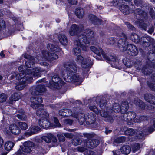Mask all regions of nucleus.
<instances>
[{
    "label": "nucleus",
    "mask_w": 155,
    "mask_h": 155,
    "mask_svg": "<svg viewBox=\"0 0 155 155\" xmlns=\"http://www.w3.org/2000/svg\"><path fill=\"white\" fill-rule=\"evenodd\" d=\"M123 62L126 66L127 67H131L133 64V62L127 58L123 59Z\"/></svg>",
    "instance_id": "37"
},
{
    "label": "nucleus",
    "mask_w": 155,
    "mask_h": 155,
    "mask_svg": "<svg viewBox=\"0 0 155 155\" xmlns=\"http://www.w3.org/2000/svg\"><path fill=\"white\" fill-rule=\"evenodd\" d=\"M10 132L15 135H18L21 132L20 129L16 125L11 124L9 127Z\"/></svg>",
    "instance_id": "21"
},
{
    "label": "nucleus",
    "mask_w": 155,
    "mask_h": 155,
    "mask_svg": "<svg viewBox=\"0 0 155 155\" xmlns=\"http://www.w3.org/2000/svg\"><path fill=\"white\" fill-rule=\"evenodd\" d=\"M73 121L71 119H65L64 120V123L66 125H71Z\"/></svg>",
    "instance_id": "55"
},
{
    "label": "nucleus",
    "mask_w": 155,
    "mask_h": 155,
    "mask_svg": "<svg viewBox=\"0 0 155 155\" xmlns=\"http://www.w3.org/2000/svg\"><path fill=\"white\" fill-rule=\"evenodd\" d=\"M57 137L59 141L63 142L65 140V138L62 135L58 134L57 135Z\"/></svg>",
    "instance_id": "57"
},
{
    "label": "nucleus",
    "mask_w": 155,
    "mask_h": 155,
    "mask_svg": "<svg viewBox=\"0 0 155 155\" xmlns=\"http://www.w3.org/2000/svg\"><path fill=\"white\" fill-rule=\"evenodd\" d=\"M134 103L142 109H144L145 108L146 106L145 104L142 101L138 98H136L134 100Z\"/></svg>",
    "instance_id": "31"
},
{
    "label": "nucleus",
    "mask_w": 155,
    "mask_h": 155,
    "mask_svg": "<svg viewBox=\"0 0 155 155\" xmlns=\"http://www.w3.org/2000/svg\"><path fill=\"white\" fill-rule=\"evenodd\" d=\"M63 78L66 81L69 82H79L81 83L83 80V79L77 74L70 75L67 74L66 76L64 77Z\"/></svg>",
    "instance_id": "13"
},
{
    "label": "nucleus",
    "mask_w": 155,
    "mask_h": 155,
    "mask_svg": "<svg viewBox=\"0 0 155 155\" xmlns=\"http://www.w3.org/2000/svg\"><path fill=\"white\" fill-rule=\"evenodd\" d=\"M54 143L56 142L57 141V140L56 137L52 135V137H51V140Z\"/></svg>",
    "instance_id": "64"
},
{
    "label": "nucleus",
    "mask_w": 155,
    "mask_h": 155,
    "mask_svg": "<svg viewBox=\"0 0 155 155\" xmlns=\"http://www.w3.org/2000/svg\"><path fill=\"white\" fill-rule=\"evenodd\" d=\"M21 96V94L20 93H15L11 96L9 99L11 101H16L20 99Z\"/></svg>",
    "instance_id": "30"
},
{
    "label": "nucleus",
    "mask_w": 155,
    "mask_h": 155,
    "mask_svg": "<svg viewBox=\"0 0 155 155\" xmlns=\"http://www.w3.org/2000/svg\"><path fill=\"white\" fill-rule=\"evenodd\" d=\"M136 117V114L133 112H128L125 113L124 115V120L127 121V124L129 125L132 124L133 122H139L141 121L147 120L146 116H141L135 119Z\"/></svg>",
    "instance_id": "7"
},
{
    "label": "nucleus",
    "mask_w": 155,
    "mask_h": 155,
    "mask_svg": "<svg viewBox=\"0 0 155 155\" xmlns=\"http://www.w3.org/2000/svg\"><path fill=\"white\" fill-rule=\"evenodd\" d=\"M64 135L66 137L69 138H72L73 137V135L71 133H65L64 134Z\"/></svg>",
    "instance_id": "56"
},
{
    "label": "nucleus",
    "mask_w": 155,
    "mask_h": 155,
    "mask_svg": "<svg viewBox=\"0 0 155 155\" xmlns=\"http://www.w3.org/2000/svg\"><path fill=\"white\" fill-rule=\"evenodd\" d=\"M79 47L74 48L73 50V54L77 56L81 54V51L79 49Z\"/></svg>",
    "instance_id": "45"
},
{
    "label": "nucleus",
    "mask_w": 155,
    "mask_h": 155,
    "mask_svg": "<svg viewBox=\"0 0 155 155\" xmlns=\"http://www.w3.org/2000/svg\"><path fill=\"white\" fill-rule=\"evenodd\" d=\"M46 91V88L44 86L41 84L37 86L35 89V91H33L31 94L34 95H39L41 93L44 92Z\"/></svg>",
    "instance_id": "20"
},
{
    "label": "nucleus",
    "mask_w": 155,
    "mask_h": 155,
    "mask_svg": "<svg viewBox=\"0 0 155 155\" xmlns=\"http://www.w3.org/2000/svg\"><path fill=\"white\" fill-rule=\"evenodd\" d=\"M152 121L153 122V126H151V125H150L149 126H145L143 127L142 131H141V133L136 132V134L139 135L137 136L138 138L142 139L144 135L147 134H148V133H151L154 130L153 127L155 128V119H153ZM151 125H152V124Z\"/></svg>",
    "instance_id": "11"
},
{
    "label": "nucleus",
    "mask_w": 155,
    "mask_h": 155,
    "mask_svg": "<svg viewBox=\"0 0 155 155\" xmlns=\"http://www.w3.org/2000/svg\"><path fill=\"white\" fill-rule=\"evenodd\" d=\"M6 27L5 21L3 20L0 21V30L2 28L4 29Z\"/></svg>",
    "instance_id": "54"
},
{
    "label": "nucleus",
    "mask_w": 155,
    "mask_h": 155,
    "mask_svg": "<svg viewBox=\"0 0 155 155\" xmlns=\"http://www.w3.org/2000/svg\"><path fill=\"white\" fill-rule=\"evenodd\" d=\"M99 143V141L98 140H89L87 141L86 145L87 147L92 148L96 147Z\"/></svg>",
    "instance_id": "18"
},
{
    "label": "nucleus",
    "mask_w": 155,
    "mask_h": 155,
    "mask_svg": "<svg viewBox=\"0 0 155 155\" xmlns=\"http://www.w3.org/2000/svg\"><path fill=\"white\" fill-rule=\"evenodd\" d=\"M84 121H86L89 124H91L94 123L96 120V116L92 113H90L87 114L86 115V118H85V116L84 115ZM84 121L82 124L84 122Z\"/></svg>",
    "instance_id": "16"
},
{
    "label": "nucleus",
    "mask_w": 155,
    "mask_h": 155,
    "mask_svg": "<svg viewBox=\"0 0 155 155\" xmlns=\"http://www.w3.org/2000/svg\"><path fill=\"white\" fill-rule=\"evenodd\" d=\"M120 36L123 38L120 39L118 42V47L122 51H127V53L132 56H136L138 51L137 47L133 44H128L126 42L127 38L125 35L122 33Z\"/></svg>",
    "instance_id": "5"
},
{
    "label": "nucleus",
    "mask_w": 155,
    "mask_h": 155,
    "mask_svg": "<svg viewBox=\"0 0 155 155\" xmlns=\"http://www.w3.org/2000/svg\"><path fill=\"white\" fill-rule=\"evenodd\" d=\"M17 117L18 119L23 120H25L27 118L26 116L24 114H17Z\"/></svg>",
    "instance_id": "50"
},
{
    "label": "nucleus",
    "mask_w": 155,
    "mask_h": 155,
    "mask_svg": "<svg viewBox=\"0 0 155 155\" xmlns=\"http://www.w3.org/2000/svg\"><path fill=\"white\" fill-rule=\"evenodd\" d=\"M117 41V40L114 38H110L107 39V44L113 45Z\"/></svg>",
    "instance_id": "46"
},
{
    "label": "nucleus",
    "mask_w": 155,
    "mask_h": 155,
    "mask_svg": "<svg viewBox=\"0 0 155 155\" xmlns=\"http://www.w3.org/2000/svg\"><path fill=\"white\" fill-rule=\"evenodd\" d=\"M131 40L135 43L140 42L143 46L148 47L150 45V38L149 37H143L140 39L138 35L135 33H132L131 35Z\"/></svg>",
    "instance_id": "9"
},
{
    "label": "nucleus",
    "mask_w": 155,
    "mask_h": 155,
    "mask_svg": "<svg viewBox=\"0 0 155 155\" xmlns=\"http://www.w3.org/2000/svg\"><path fill=\"white\" fill-rule=\"evenodd\" d=\"M40 130L38 126H32L30 127L28 130L25 133V135L29 136L38 132Z\"/></svg>",
    "instance_id": "19"
},
{
    "label": "nucleus",
    "mask_w": 155,
    "mask_h": 155,
    "mask_svg": "<svg viewBox=\"0 0 155 155\" xmlns=\"http://www.w3.org/2000/svg\"><path fill=\"white\" fill-rule=\"evenodd\" d=\"M51 86L57 89H60L64 84V82L57 75L52 78V81L50 82Z\"/></svg>",
    "instance_id": "12"
},
{
    "label": "nucleus",
    "mask_w": 155,
    "mask_h": 155,
    "mask_svg": "<svg viewBox=\"0 0 155 155\" xmlns=\"http://www.w3.org/2000/svg\"><path fill=\"white\" fill-rule=\"evenodd\" d=\"M83 135L85 137H86L87 138H92L95 135V134L93 133H84Z\"/></svg>",
    "instance_id": "49"
},
{
    "label": "nucleus",
    "mask_w": 155,
    "mask_h": 155,
    "mask_svg": "<svg viewBox=\"0 0 155 155\" xmlns=\"http://www.w3.org/2000/svg\"><path fill=\"white\" fill-rule=\"evenodd\" d=\"M147 70V69H146L145 70H144V68H143L142 69V71L144 74L147 75L150 74V72L147 71H148Z\"/></svg>",
    "instance_id": "62"
},
{
    "label": "nucleus",
    "mask_w": 155,
    "mask_h": 155,
    "mask_svg": "<svg viewBox=\"0 0 155 155\" xmlns=\"http://www.w3.org/2000/svg\"><path fill=\"white\" fill-rule=\"evenodd\" d=\"M134 2L136 5L142 7V0H134Z\"/></svg>",
    "instance_id": "53"
},
{
    "label": "nucleus",
    "mask_w": 155,
    "mask_h": 155,
    "mask_svg": "<svg viewBox=\"0 0 155 155\" xmlns=\"http://www.w3.org/2000/svg\"><path fill=\"white\" fill-rule=\"evenodd\" d=\"M148 85L151 90L155 91V84L152 83H148Z\"/></svg>",
    "instance_id": "58"
},
{
    "label": "nucleus",
    "mask_w": 155,
    "mask_h": 155,
    "mask_svg": "<svg viewBox=\"0 0 155 155\" xmlns=\"http://www.w3.org/2000/svg\"><path fill=\"white\" fill-rule=\"evenodd\" d=\"M68 2L73 5H75L77 3V0H67Z\"/></svg>",
    "instance_id": "60"
},
{
    "label": "nucleus",
    "mask_w": 155,
    "mask_h": 155,
    "mask_svg": "<svg viewBox=\"0 0 155 155\" xmlns=\"http://www.w3.org/2000/svg\"><path fill=\"white\" fill-rule=\"evenodd\" d=\"M75 13L78 18H81L84 16V9L82 8H78L76 9Z\"/></svg>",
    "instance_id": "34"
},
{
    "label": "nucleus",
    "mask_w": 155,
    "mask_h": 155,
    "mask_svg": "<svg viewBox=\"0 0 155 155\" xmlns=\"http://www.w3.org/2000/svg\"><path fill=\"white\" fill-rule=\"evenodd\" d=\"M47 48L50 51V54L47 51H43L42 52V57H38V58H34L26 54H23L22 56L28 60L26 61V67L28 68L33 67L34 64L37 63L39 60L42 61L46 60L51 61L58 58V52L60 50L58 46L49 44L47 45Z\"/></svg>",
    "instance_id": "1"
},
{
    "label": "nucleus",
    "mask_w": 155,
    "mask_h": 155,
    "mask_svg": "<svg viewBox=\"0 0 155 155\" xmlns=\"http://www.w3.org/2000/svg\"><path fill=\"white\" fill-rule=\"evenodd\" d=\"M52 137V134L48 133L46 136H42V139L45 142L49 143L51 141V137Z\"/></svg>",
    "instance_id": "36"
},
{
    "label": "nucleus",
    "mask_w": 155,
    "mask_h": 155,
    "mask_svg": "<svg viewBox=\"0 0 155 155\" xmlns=\"http://www.w3.org/2000/svg\"><path fill=\"white\" fill-rule=\"evenodd\" d=\"M89 18L90 20L93 22H96L98 19L94 15H91L89 16Z\"/></svg>",
    "instance_id": "48"
},
{
    "label": "nucleus",
    "mask_w": 155,
    "mask_h": 155,
    "mask_svg": "<svg viewBox=\"0 0 155 155\" xmlns=\"http://www.w3.org/2000/svg\"><path fill=\"white\" fill-rule=\"evenodd\" d=\"M37 151H38L39 152L38 153L37 152H35V153L36 154V155H42V153L43 152V150L42 148H37Z\"/></svg>",
    "instance_id": "59"
},
{
    "label": "nucleus",
    "mask_w": 155,
    "mask_h": 155,
    "mask_svg": "<svg viewBox=\"0 0 155 155\" xmlns=\"http://www.w3.org/2000/svg\"><path fill=\"white\" fill-rule=\"evenodd\" d=\"M125 24L130 29L132 30L133 31L135 30V28L130 23L127 22H125Z\"/></svg>",
    "instance_id": "52"
},
{
    "label": "nucleus",
    "mask_w": 155,
    "mask_h": 155,
    "mask_svg": "<svg viewBox=\"0 0 155 155\" xmlns=\"http://www.w3.org/2000/svg\"><path fill=\"white\" fill-rule=\"evenodd\" d=\"M129 108L128 103L126 101H123L120 106V110L122 113H124L128 110Z\"/></svg>",
    "instance_id": "28"
},
{
    "label": "nucleus",
    "mask_w": 155,
    "mask_h": 155,
    "mask_svg": "<svg viewBox=\"0 0 155 155\" xmlns=\"http://www.w3.org/2000/svg\"><path fill=\"white\" fill-rule=\"evenodd\" d=\"M82 140L79 138H75L72 140V143L74 146H77L80 145L82 142Z\"/></svg>",
    "instance_id": "43"
},
{
    "label": "nucleus",
    "mask_w": 155,
    "mask_h": 155,
    "mask_svg": "<svg viewBox=\"0 0 155 155\" xmlns=\"http://www.w3.org/2000/svg\"><path fill=\"white\" fill-rule=\"evenodd\" d=\"M140 148V146L139 144L137 143L134 144L132 147V152L133 153H135L139 150Z\"/></svg>",
    "instance_id": "47"
},
{
    "label": "nucleus",
    "mask_w": 155,
    "mask_h": 155,
    "mask_svg": "<svg viewBox=\"0 0 155 155\" xmlns=\"http://www.w3.org/2000/svg\"><path fill=\"white\" fill-rule=\"evenodd\" d=\"M134 11L135 14H138L139 15L141 16H142L143 18H146L147 16V13L144 12L141 10L140 8H138L136 9Z\"/></svg>",
    "instance_id": "33"
},
{
    "label": "nucleus",
    "mask_w": 155,
    "mask_h": 155,
    "mask_svg": "<svg viewBox=\"0 0 155 155\" xmlns=\"http://www.w3.org/2000/svg\"><path fill=\"white\" fill-rule=\"evenodd\" d=\"M135 133V131L132 128L127 129L125 131L126 134L129 135H133Z\"/></svg>",
    "instance_id": "44"
},
{
    "label": "nucleus",
    "mask_w": 155,
    "mask_h": 155,
    "mask_svg": "<svg viewBox=\"0 0 155 155\" xmlns=\"http://www.w3.org/2000/svg\"><path fill=\"white\" fill-rule=\"evenodd\" d=\"M101 97H97L95 99V101L93 102L94 104L96 103L99 104L100 107L102 109L101 111L99 110L95 105H91L89 107V108L90 110L94 112L97 115L99 114L101 117H104L105 120L111 123L113 122V120L112 117L110 116L106 112L108 110V107H106L107 104L106 101L104 100V98H102Z\"/></svg>",
    "instance_id": "3"
},
{
    "label": "nucleus",
    "mask_w": 155,
    "mask_h": 155,
    "mask_svg": "<svg viewBox=\"0 0 155 155\" xmlns=\"http://www.w3.org/2000/svg\"><path fill=\"white\" fill-rule=\"evenodd\" d=\"M50 121H51V125H53V126H51V127H53L54 126L60 127L61 126L58 120L55 117H54L53 120Z\"/></svg>",
    "instance_id": "41"
},
{
    "label": "nucleus",
    "mask_w": 155,
    "mask_h": 155,
    "mask_svg": "<svg viewBox=\"0 0 155 155\" xmlns=\"http://www.w3.org/2000/svg\"><path fill=\"white\" fill-rule=\"evenodd\" d=\"M77 56L76 58V62L78 63H81V64L82 68L84 69H86L85 72H87L88 71V69L89 67H91L92 64H89L91 62V60L89 58L87 59H84L83 57L79 54L77 55Z\"/></svg>",
    "instance_id": "10"
},
{
    "label": "nucleus",
    "mask_w": 155,
    "mask_h": 155,
    "mask_svg": "<svg viewBox=\"0 0 155 155\" xmlns=\"http://www.w3.org/2000/svg\"><path fill=\"white\" fill-rule=\"evenodd\" d=\"M120 10L125 15H127L130 12H133V10H130L128 5H122L120 7Z\"/></svg>",
    "instance_id": "23"
},
{
    "label": "nucleus",
    "mask_w": 155,
    "mask_h": 155,
    "mask_svg": "<svg viewBox=\"0 0 155 155\" xmlns=\"http://www.w3.org/2000/svg\"><path fill=\"white\" fill-rule=\"evenodd\" d=\"M144 99L146 101L149 103L155 104V97L153 96L151 94H145Z\"/></svg>",
    "instance_id": "26"
},
{
    "label": "nucleus",
    "mask_w": 155,
    "mask_h": 155,
    "mask_svg": "<svg viewBox=\"0 0 155 155\" xmlns=\"http://www.w3.org/2000/svg\"><path fill=\"white\" fill-rule=\"evenodd\" d=\"M79 30V28L76 25L73 24L69 31V34L71 36H74Z\"/></svg>",
    "instance_id": "25"
},
{
    "label": "nucleus",
    "mask_w": 155,
    "mask_h": 155,
    "mask_svg": "<svg viewBox=\"0 0 155 155\" xmlns=\"http://www.w3.org/2000/svg\"><path fill=\"white\" fill-rule=\"evenodd\" d=\"M31 106L33 108L35 109L38 107L41 106V104L42 102V99L40 97H32L31 99Z\"/></svg>",
    "instance_id": "14"
},
{
    "label": "nucleus",
    "mask_w": 155,
    "mask_h": 155,
    "mask_svg": "<svg viewBox=\"0 0 155 155\" xmlns=\"http://www.w3.org/2000/svg\"><path fill=\"white\" fill-rule=\"evenodd\" d=\"M7 99L6 95L4 93L0 95V102H2L6 101Z\"/></svg>",
    "instance_id": "51"
},
{
    "label": "nucleus",
    "mask_w": 155,
    "mask_h": 155,
    "mask_svg": "<svg viewBox=\"0 0 155 155\" xmlns=\"http://www.w3.org/2000/svg\"><path fill=\"white\" fill-rule=\"evenodd\" d=\"M104 57H103L104 59L108 61H112L114 62L116 61V58L115 57L111 55L107 56L104 52Z\"/></svg>",
    "instance_id": "39"
},
{
    "label": "nucleus",
    "mask_w": 155,
    "mask_h": 155,
    "mask_svg": "<svg viewBox=\"0 0 155 155\" xmlns=\"http://www.w3.org/2000/svg\"><path fill=\"white\" fill-rule=\"evenodd\" d=\"M85 155H94V152L93 151L88 150L85 153Z\"/></svg>",
    "instance_id": "61"
},
{
    "label": "nucleus",
    "mask_w": 155,
    "mask_h": 155,
    "mask_svg": "<svg viewBox=\"0 0 155 155\" xmlns=\"http://www.w3.org/2000/svg\"><path fill=\"white\" fill-rule=\"evenodd\" d=\"M152 12H153V8H151L150 9V11H149V14L151 16V17L152 18H153V16L154 15L152 13Z\"/></svg>",
    "instance_id": "63"
},
{
    "label": "nucleus",
    "mask_w": 155,
    "mask_h": 155,
    "mask_svg": "<svg viewBox=\"0 0 155 155\" xmlns=\"http://www.w3.org/2000/svg\"><path fill=\"white\" fill-rule=\"evenodd\" d=\"M59 114L63 116H72L75 118L81 124H82L85 120L84 114L76 112L74 109H73L72 110L68 109H63L59 110Z\"/></svg>",
    "instance_id": "6"
},
{
    "label": "nucleus",
    "mask_w": 155,
    "mask_h": 155,
    "mask_svg": "<svg viewBox=\"0 0 155 155\" xmlns=\"http://www.w3.org/2000/svg\"><path fill=\"white\" fill-rule=\"evenodd\" d=\"M36 114L38 116H41V117H48V114L46 112V110L43 108H39L37 111Z\"/></svg>",
    "instance_id": "24"
},
{
    "label": "nucleus",
    "mask_w": 155,
    "mask_h": 155,
    "mask_svg": "<svg viewBox=\"0 0 155 155\" xmlns=\"http://www.w3.org/2000/svg\"><path fill=\"white\" fill-rule=\"evenodd\" d=\"M58 38L60 42L63 45H65L67 44V39L64 35L59 34L58 36Z\"/></svg>",
    "instance_id": "27"
},
{
    "label": "nucleus",
    "mask_w": 155,
    "mask_h": 155,
    "mask_svg": "<svg viewBox=\"0 0 155 155\" xmlns=\"http://www.w3.org/2000/svg\"><path fill=\"white\" fill-rule=\"evenodd\" d=\"M14 144V143L12 142H7L5 145V148L7 151H9L11 150Z\"/></svg>",
    "instance_id": "35"
},
{
    "label": "nucleus",
    "mask_w": 155,
    "mask_h": 155,
    "mask_svg": "<svg viewBox=\"0 0 155 155\" xmlns=\"http://www.w3.org/2000/svg\"><path fill=\"white\" fill-rule=\"evenodd\" d=\"M91 50L98 56L101 55L103 57H104V52L101 48H99L97 49L94 46H91L90 47Z\"/></svg>",
    "instance_id": "22"
},
{
    "label": "nucleus",
    "mask_w": 155,
    "mask_h": 155,
    "mask_svg": "<svg viewBox=\"0 0 155 155\" xmlns=\"http://www.w3.org/2000/svg\"><path fill=\"white\" fill-rule=\"evenodd\" d=\"M18 70L20 72L16 75V78L18 81L15 86V88L18 90H22L26 86V83L31 82L33 77L38 78L41 76L42 70L40 68L36 67L33 69H26L25 71L23 69V66L18 67Z\"/></svg>",
    "instance_id": "2"
},
{
    "label": "nucleus",
    "mask_w": 155,
    "mask_h": 155,
    "mask_svg": "<svg viewBox=\"0 0 155 155\" xmlns=\"http://www.w3.org/2000/svg\"><path fill=\"white\" fill-rule=\"evenodd\" d=\"M112 109L115 112H119L120 110V105L118 103H115L113 105Z\"/></svg>",
    "instance_id": "38"
},
{
    "label": "nucleus",
    "mask_w": 155,
    "mask_h": 155,
    "mask_svg": "<svg viewBox=\"0 0 155 155\" xmlns=\"http://www.w3.org/2000/svg\"><path fill=\"white\" fill-rule=\"evenodd\" d=\"M78 36L74 41V43L75 46L80 47L84 51H87L88 49V45L90 39L94 38V32L90 29H87L84 31V34Z\"/></svg>",
    "instance_id": "4"
},
{
    "label": "nucleus",
    "mask_w": 155,
    "mask_h": 155,
    "mask_svg": "<svg viewBox=\"0 0 155 155\" xmlns=\"http://www.w3.org/2000/svg\"><path fill=\"white\" fill-rule=\"evenodd\" d=\"M64 69L61 71V75L63 78L66 76L67 74L70 75L75 73L77 70L76 64L73 62L65 63L64 64Z\"/></svg>",
    "instance_id": "8"
},
{
    "label": "nucleus",
    "mask_w": 155,
    "mask_h": 155,
    "mask_svg": "<svg viewBox=\"0 0 155 155\" xmlns=\"http://www.w3.org/2000/svg\"><path fill=\"white\" fill-rule=\"evenodd\" d=\"M34 146V143L31 141L25 142L21 149L22 151L26 153H28L31 151V148Z\"/></svg>",
    "instance_id": "17"
},
{
    "label": "nucleus",
    "mask_w": 155,
    "mask_h": 155,
    "mask_svg": "<svg viewBox=\"0 0 155 155\" xmlns=\"http://www.w3.org/2000/svg\"><path fill=\"white\" fill-rule=\"evenodd\" d=\"M139 27L140 28L147 31L149 33L151 34L154 32V28L153 27L151 26L149 28H147L146 24L144 23H141Z\"/></svg>",
    "instance_id": "29"
},
{
    "label": "nucleus",
    "mask_w": 155,
    "mask_h": 155,
    "mask_svg": "<svg viewBox=\"0 0 155 155\" xmlns=\"http://www.w3.org/2000/svg\"><path fill=\"white\" fill-rule=\"evenodd\" d=\"M48 118L45 117L41 118L38 121V124L40 127L44 129H47L53 126V125H51V121Z\"/></svg>",
    "instance_id": "15"
},
{
    "label": "nucleus",
    "mask_w": 155,
    "mask_h": 155,
    "mask_svg": "<svg viewBox=\"0 0 155 155\" xmlns=\"http://www.w3.org/2000/svg\"><path fill=\"white\" fill-rule=\"evenodd\" d=\"M18 124L19 127L22 130H25L28 127L27 124L24 122H20L18 123Z\"/></svg>",
    "instance_id": "40"
},
{
    "label": "nucleus",
    "mask_w": 155,
    "mask_h": 155,
    "mask_svg": "<svg viewBox=\"0 0 155 155\" xmlns=\"http://www.w3.org/2000/svg\"><path fill=\"white\" fill-rule=\"evenodd\" d=\"M126 140V138L124 137H120L115 139L114 142L117 143H121L124 142Z\"/></svg>",
    "instance_id": "42"
},
{
    "label": "nucleus",
    "mask_w": 155,
    "mask_h": 155,
    "mask_svg": "<svg viewBox=\"0 0 155 155\" xmlns=\"http://www.w3.org/2000/svg\"><path fill=\"white\" fill-rule=\"evenodd\" d=\"M131 148L129 146H124L122 147L121 151L122 153L128 154L131 151Z\"/></svg>",
    "instance_id": "32"
}]
</instances>
